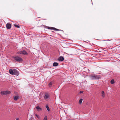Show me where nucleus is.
Segmentation results:
<instances>
[{
    "label": "nucleus",
    "mask_w": 120,
    "mask_h": 120,
    "mask_svg": "<svg viewBox=\"0 0 120 120\" xmlns=\"http://www.w3.org/2000/svg\"><path fill=\"white\" fill-rule=\"evenodd\" d=\"M90 79L92 80H98L100 79L101 76L100 75L93 74L90 75Z\"/></svg>",
    "instance_id": "1"
},
{
    "label": "nucleus",
    "mask_w": 120,
    "mask_h": 120,
    "mask_svg": "<svg viewBox=\"0 0 120 120\" xmlns=\"http://www.w3.org/2000/svg\"><path fill=\"white\" fill-rule=\"evenodd\" d=\"M9 73L11 75H15L17 76L19 75V72L16 69H13L12 70L11 69L9 70Z\"/></svg>",
    "instance_id": "2"
},
{
    "label": "nucleus",
    "mask_w": 120,
    "mask_h": 120,
    "mask_svg": "<svg viewBox=\"0 0 120 120\" xmlns=\"http://www.w3.org/2000/svg\"><path fill=\"white\" fill-rule=\"evenodd\" d=\"M12 58L17 62H22L23 61V60L19 56H13L12 57Z\"/></svg>",
    "instance_id": "3"
},
{
    "label": "nucleus",
    "mask_w": 120,
    "mask_h": 120,
    "mask_svg": "<svg viewBox=\"0 0 120 120\" xmlns=\"http://www.w3.org/2000/svg\"><path fill=\"white\" fill-rule=\"evenodd\" d=\"M18 54H23L24 55H28V54L24 50L19 51L16 53Z\"/></svg>",
    "instance_id": "4"
},
{
    "label": "nucleus",
    "mask_w": 120,
    "mask_h": 120,
    "mask_svg": "<svg viewBox=\"0 0 120 120\" xmlns=\"http://www.w3.org/2000/svg\"><path fill=\"white\" fill-rule=\"evenodd\" d=\"M11 92L9 91L6 90L5 91H1L0 94L2 95H5L10 94Z\"/></svg>",
    "instance_id": "5"
},
{
    "label": "nucleus",
    "mask_w": 120,
    "mask_h": 120,
    "mask_svg": "<svg viewBox=\"0 0 120 120\" xmlns=\"http://www.w3.org/2000/svg\"><path fill=\"white\" fill-rule=\"evenodd\" d=\"M49 94L48 93H46L45 94L44 98L45 100H47L49 98Z\"/></svg>",
    "instance_id": "6"
},
{
    "label": "nucleus",
    "mask_w": 120,
    "mask_h": 120,
    "mask_svg": "<svg viewBox=\"0 0 120 120\" xmlns=\"http://www.w3.org/2000/svg\"><path fill=\"white\" fill-rule=\"evenodd\" d=\"M11 26V24L9 22L8 23L6 24V27L7 29H10Z\"/></svg>",
    "instance_id": "7"
},
{
    "label": "nucleus",
    "mask_w": 120,
    "mask_h": 120,
    "mask_svg": "<svg viewBox=\"0 0 120 120\" xmlns=\"http://www.w3.org/2000/svg\"><path fill=\"white\" fill-rule=\"evenodd\" d=\"M36 108L38 111H41L42 110L41 108L38 106L36 107Z\"/></svg>",
    "instance_id": "8"
},
{
    "label": "nucleus",
    "mask_w": 120,
    "mask_h": 120,
    "mask_svg": "<svg viewBox=\"0 0 120 120\" xmlns=\"http://www.w3.org/2000/svg\"><path fill=\"white\" fill-rule=\"evenodd\" d=\"M64 60V58L62 56L58 58V60L60 61H62Z\"/></svg>",
    "instance_id": "9"
},
{
    "label": "nucleus",
    "mask_w": 120,
    "mask_h": 120,
    "mask_svg": "<svg viewBox=\"0 0 120 120\" xmlns=\"http://www.w3.org/2000/svg\"><path fill=\"white\" fill-rule=\"evenodd\" d=\"M59 64V63L57 62H54L53 64V65L54 66H56L58 65Z\"/></svg>",
    "instance_id": "10"
},
{
    "label": "nucleus",
    "mask_w": 120,
    "mask_h": 120,
    "mask_svg": "<svg viewBox=\"0 0 120 120\" xmlns=\"http://www.w3.org/2000/svg\"><path fill=\"white\" fill-rule=\"evenodd\" d=\"M14 99L15 101H16L19 99V97L18 96H15L14 97Z\"/></svg>",
    "instance_id": "11"
},
{
    "label": "nucleus",
    "mask_w": 120,
    "mask_h": 120,
    "mask_svg": "<svg viewBox=\"0 0 120 120\" xmlns=\"http://www.w3.org/2000/svg\"><path fill=\"white\" fill-rule=\"evenodd\" d=\"M47 28L48 29L50 30H54V28L51 27H48Z\"/></svg>",
    "instance_id": "12"
},
{
    "label": "nucleus",
    "mask_w": 120,
    "mask_h": 120,
    "mask_svg": "<svg viewBox=\"0 0 120 120\" xmlns=\"http://www.w3.org/2000/svg\"><path fill=\"white\" fill-rule=\"evenodd\" d=\"M54 30H56V31H61L64 32V31H63L62 30H59V29H56L55 28H54Z\"/></svg>",
    "instance_id": "13"
},
{
    "label": "nucleus",
    "mask_w": 120,
    "mask_h": 120,
    "mask_svg": "<svg viewBox=\"0 0 120 120\" xmlns=\"http://www.w3.org/2000/svg\"><path fill=\"white\" fill-rule=\"evenodd\" d=\"M102 96L103 97H105V95L104 94V91H102Z\"/></svg>",
    "instance_id": "14"
},
{
    "label": "nucleus",
    "mask_w": 120,
    "mask_h": 120,
    "mask_svg": "<svg viewBox=\"0 0 120 120\" xmlns=\"http://www.w3.org/2000/svg\"><path fill=\"white\" fill-rule=\"evenodd\" d=\"M114 82V80L113 79L112 80L110 81L111 83L112 84H113Z\"/></svg>",
    "instance_id": "15"
},
{
    "label": "nucleus",
    "mask_w": 120,
    "mask_h": 120,
    "mask_svg": "<svg viewBox=\"0 0 120 120\" xmlns=\"http://www.w3.org/2000/svg\"><path fill=\"white\" fill-rule=\"evenodd\" d=\"M46 107L48 111H50V109L48 106L47 105H46Z\"/></svg>",
    "instance_id": "16"
},
{
    "label": "nucleus",
    "mask_w": 120,
    "mask_h": 120,
    "mask_svg": "<svg viewBox=\"0 0 120 120\" xmlns=\"http://www.w3.org/2000/svg\"><path fill=\"white\" fill-rule=\"evenodd\" d=\"M53 83V82H50L49 83V87H51V85H52V84Z\"/></svg>",
    "instance_id": "17"
},
{
    "label": "nucleus",
    "mask_w": 120,
    "mask_h": 120,
    "mask_svg": "<svg viewBox=\"0 0 120 120\" xmlns=\"http://www.w3.org/2000/svg\"><path fill=\"white\" fill-rule=\"evenodd\" d=\"M82 101V98L80 99L79 101V103L80 104H81Z\"/></svg>",
    "instance_id": "18"
},
{
    "label": "nucleus",
    "mask_w": 120,
    "mask_h": 120,
    "mask_svg": "<svg viewBox=\"0 0 120 120\" xmlns=\"http://www.w3.org/2000/svg\"><path fill=\"white\" fill-rule=\"evenodd\" d=\"M47 116H45L44 117V118L43 119V120H47Z\"/></svg>",
    "instance_id": "19"
},
{
    "label": "nucleus",
    "mask_w": 120,
    "mask_h": 120,
    "mask_svg": "<svg viewBox=\"0 0 120 120\" xmlns=\"http://www.w3.org/2000/svg\"><path fill=\"white\" fill-rule=\"evenodd\" d=\"M14 26L15 27H17L18 28H19L20 27L19 26V25H17L16 24H14Z\"/></svg>",
    "instance_id": "20"
},
{
    "label": "nucleus",
    "mask_w": 120,
    "mask_h": 120,
    "mask_svg": "<svg viewBox=\"0 0 120 120\" xmlns=\"http://www.w3.org/2000/svg\"><path fill=\"white\" fill-rule=\"evenodd\" d=\"M83 92V91H81L79 93H80V94H81Z\"/></svg>",
    "instance_id": "21"
},
{
    "label": "nucleus",
    "mask_w": 120,
    "mask_h": 120,
    "mask_svg": "<svg viewBox=\"0 0 120 120\" xmlns=\"http://www.w3.org/2000/svg\"><path fill=\"white\" fill-rule=\"evenodd\" d=\"M35 115L36 116V117L38 118H39V116H38L37 114H36Z\"/></svg>",
    "instance_id": "22"
},
{
    "label": "nucleus",
    "mask_w": 120,
    "mask_h": 120,
    "mask_svg": "<svg viewBox=\"0 0 120 120\" xmlns=\"http://www.w3.org/2000/svg\"><path fill=\"white\" fill-rule=\"evenodd\" d=\"M68 120H74V119H69Z\"/></svg>",
    "instance_id": "23"
},
{
    "label": "nucleus",
    "mask_w": 120,
    "mask_h": 120,
    "mask_svg": "<svg viewBox=\"0 0 120 120\" xmlns=\"http://www.w3.org/2000/svg\"><path fill=\"white\" fill-rule=\"evenodd\" d=\"M16 120H19V119L18 118L16 119Z\"/></svg>",
    "instance_id": "24"
}]
</instances>
